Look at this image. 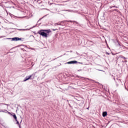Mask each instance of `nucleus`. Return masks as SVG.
<instances>
[{
  "mask_svg": "<svg viewBox=\"0 0 128 128\" xmlns=\"http://www.w3.org/2000/svg\"><path fill=\"white\" fill-rule=\"evenodd\" d=\"M50 32V30H41L39 32L38 34L42 36H44V38H48Z\"/></svg>",
  "mask_w": 128,
  "mask_h": 128,
  "instance_id": "obj_1",
  "label": "nucleus"
},
{
  "mask_svg": "<svg viewBox=\"0 0 128 128\" xmlns=\"http://www.w3.org/2000/svg\"><path fill=\"white\" fill-rule=\"evenodd\" d=\"M20 40V38L18 37H16V38H12V41H16V40Z\"/></svg>",
  "mask_w": 128,
  "mask_h": 128,
  "instance_id": "obj_2",
  "label": "nucleus"
},
{
  "mask_svg": "<svg viewBox=\"0 0 128 128\" xmlns=\"http://www.w3.org/2000/svg\"><path fill=\"white\" fill-rule=\"evenodd\" d=\"M32 76H28L26 78V80H24V82H26V80H28L30 79V78H32Z\"/></svg>",
  "mask_w": 128,
  "mask_h": 128,
  "instance_id": "obj_3",
  "label": "nucleus"
},
{
  "mask_svg": "<svg viewBox=\"0 0 128 128\" xmlns=\"http://www.w3.org/2000/svg\"><path fill=\"white\" fill-rule=\"evenodd\" d=\"M76 62H76V60H73V61L69 62H67V64H76Z\"/></svg>",
  "mask_w": 128,
  "mask_h": 128,
  "instance_id": "obj_4",
  "label": "nucleus"
},
{
  "mask_svg": "<svg viewBox=\"0 0 128 128\" xmlns=\"http://www.w3.org/2000/svg\"><path fill=\"white\" fill-rule=\"evenodd\" d=\"M106 114H108V113L106 112H103L102 113V116H106Z\"/></svg>",
  "mask_w": 128,
  "mask_h": 128,
  "instance_id": "obj_5",
  "label": "nucleus"
},
{
  "mask_svg": "<svg viewBox=\"0 0 128 128\" xmlns=\"http://www.w3.org/2000/svg\"><path fill=\"white\" fill-rule=\"evenodd\" d=\"M13 118L16 120V122H18V120L16 119V114L12 115Z\"/></svg>",
  "mask_w": 128,
  "mask_h": 128,
  "instance_id": "obj_6",
  "label": "nucleus"
},
{
  "mask_svg": "<svg viewBox=\"0 0 128 128\" xmlns=\"http://www.w3.org/2000/svg\"><path fill=\"white\" fill-rule=\"evenodd\" d=\"M16 122H17L18 124L19 125L20 128V122H18V120H17Z\"/></svg>",
  "mask_w": 128,
  "mask_h": 128,
  "instance_id": "obj_7",
  "label": "nucleus"
},
{
  "mask_svg": "<svg viewBox=\"0 0 128 128\" xmlns=\"http://www.w3.org/2000/svg\"><path fill=\"white\" fill-rule=\"evenodd\" d=\"M8 40H10V38H8Z\"/></svg>",
  "mask_w": 128,
  "mask_h": 128,
  "instance_id": "obj_8",
  "label": "nucleus"
},
{
  "mask_svg": "<svg viewBox=\"0 0 128 128\" xmlns=\"http://www.w3.org/2000/svg\"><path fill=\"white\" fill-rule=\"evenodd\" d=\"M5 112H8L6 110H5Z\"/></svg>",
  "mask_w": 128,
  "mask_h": 128,
  "instance_id": "obj_9",
  "label": "nucleus"
},
{
  "mask_svg": "<svg viewBox=\"0 0 128 128\" xmlns=\"http://www.w3.org/2000/svg\"><path fill=\"white\" fill-rule=\"evenodd\" d=\"M1 112H4V111H1Z\"/></svg>",
  "mask_w": 128,
  "mask_h": 128,
  "instance_id": "obj_10",
  "label": "nucleus"
}]
</instances>
